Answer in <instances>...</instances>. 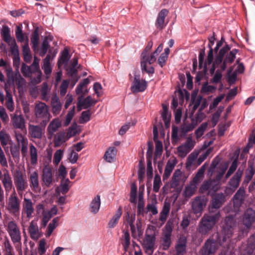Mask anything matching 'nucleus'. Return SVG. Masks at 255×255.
Returning a JSON list of instances; mask_svg holds the SVG:
<instances>
[{"mask_svg": "<svg viewBox=\"0 0 255 255\" xmlns=\"http://www.w3.org/2000/svg\"><path fill=\"white\" fill-rule=\"evenodd\" d=\"M220 217L221 215L218 213L215 214L210 212L205 214L199 223L198 232L202 235L208 234L218 223Z\"/></svg>", "mask_w": 255, "mask_h": 255, "instance_id": "f257e3e1", "label": "nucleus"}, {"mask_svg": "<svg viewBox=\"0 0 255 255\" xmlns=\"http://www.w3.org/2000/svg\"><path fill=\"white\" fill-rule=\"evenodd\" d=\"M217 240L208 239L199 251L200 255H214L218 248V244L221 245L226 242V237H223L222 241L220 239V235L217 234Z\"/></svg>", "mask_w": 255, "mask_h": 255, "instance_id": "f03ea898", "label": "nucleus"}, {"mask_svg": "<svg viewBox=\"0 0 255 255\" xmlns=\"http://www.w3.org/2000/svg\"><path fill=\"white\" fill-rule=\"evenodd\" d=\"M34 113L37 119L42 120L40 125L44 128L50 119V114L48 112L47 106L43 102L36 104Z\"/></svg>", "mask_w": 255, "mask_h": 255, "instance_id": "7ed1b4c3", "label": "nucleus"}, {"mask_svg": "<svg viewBox=\"0 0 255 255\" xmlns=\"http://www.w3.org/2000/svg\"><path fill=\"white\" fill-rule=\"evenodd\" d=\"M226 201V197L223 193H216L212 196L211 205L209 207V212L213 213H218L220 214L219 209Z\"/></svg>", "mask_w": 255, "mask_h": 255, "instance_id": "20e7f679", "label": "nucleus"}, {"mask_svg": "<svg viewBox=\"0 0 255 255\" xmlns=\"http://www.w3.org/2000/svg\"><path fill=\"white\" fill-rule=\"evenodd\" d=\"M255 221V211L252 208H248L245 212L242 222L245 226L246 229L243 231V234L244 233L247 234L248 230L251 228L252 224Z\"/></svg>", "mask_w": 255, "mask_h": 255, "instance_id": "39448f33", "label": "nucleus"}, {"mask_svg": "<svg viewBox=\"0 0 255 255\" xmlns=\"http://www.w3.org/2000/svg\"><path fill=\"white\" fill-rule=\"evenodd\" d=\"M13 177L16 190L18 194H20L27 188L28 186L27 183L23 178L22 172L19 170H17L14 173Z\"/></svg>", "mask_w": 255, "mask_h": 255, "instance_id": "423d86ee", "label": "nucleus"}, {"mask_svg": "<svg viewBox=\"0 0 255 255\" xmlns=\"http://www.w3.org/2000/svg\"><path fill=\"white\" fill-rule=\"evenodd\" d=\"M147 87V83L144 80H140L139 75H135L130 89L133 93L143 92Z\"/></svg>", "mask_w": 255, "mask_h": 255, "instance_id": "0eeeda50", "label": "nucleus"}, {"mask_svg": "<svg viewBox=\"0 0 255 255\" xmlns=\"http://www.w3.org/2000/svg\"><path fill=\"white\" fill-rule=\"evenodd\" d=\"M8 231L12 241L14 243H19L21 240L20 231L13 221H10L8 224Z\"/></svg>", "mask_w": 255, "mask_h": 255, "instance_id": "6e6552de", "label": "nucleus"}, {"mask_svg": "<svg viewBox=\"0 0 255 255\" xmlns=\"http://www.w3.org/2000/svg\"><path fill=\"white\" fill-rule=\"evenodd\" d=\"M235 221L233 217L229 216L225 218L223 225V231L225 234L224 237L229 238L233 234V230L235 226Z\"/></svg>", "mask_w": 255, "mask_h": 255, "instance_id": "1a4fd4ad", "label": "nucleus"}, {"mask_svg": "<svg viewBox=\"0 0 255 255\" xmlns=\"http://www.w3.org/2000/svg\"><path fill=\"white\" fill-rule=\"evenodd\" d=\"M8 208L9 212L14 215L18 214L20 211V202L15 193L11 195L9 198Z\"/></svg>", "mask_w": 255, "mask_h": 255, "instance_id": "9d476101", "label": "nucleus"}, {"mask_svg": "<svg viewBox=\"0 0 255 255\" xmlns=\"http://www.w3.org/2000/svg\"><path fill=\"white\" fill-rule=\"evenodd\" d=\"M42 180L44 185L49 187L53 181L52 168L48 165H45L42 169Z\"/></svg>", "mask_w": 255, "mask_h": 255, "instance_id": "9b49d317", "label": "nucleus"}, {"mask_svg": "<svg viewBox=\"0 0 255 255\" xmlns=\"http://www.w3.org/2000/svg\"><path fill=\"white\" fill-rule=\"evenodd\" d=\"M206 204V200L203 196L196 197L192 202V208L194 213H201Z\"/></svg>", "mask_w": 255, "mask_h": 255, "instance_id": "f8f14e48", "label": "nucleus"}, {"mask_svg": "<svg viewBox=\"0 0 255 255\" xmlns=\"http://www.w3.org/2000/svg\"><path fill=\"white\" fill-rule=\"evenodd\" d=\"M231 49V46L227 44H226L219 51V53L216 55L215 60L212 63L217 66V67L221 65L224 61V58L226 53Z\"/></svg>", "mask_w": 255, "mask_h": 255, "instance_id": "ddd939ff", "label": "nucleus"}, {"mask_svg": "<svg viewBox=\"0 0 255 255\" xmlns=\"http://www.w3.org/2000/svg\"><path fill=\"white\" fill-rule=\"evenodd\" d=\"M44 128H42L40 126L36 125H29L28 127V132L31 137L36 139H41L44 134Z\"/></svg>", "mask_w": 255, "mask_h": 255, "instance_id": "4468645a", "label": "nucleus"}, {"mask_svg": "<svg viewBox=\"0 0 255 255\" xmlns=\"http://www.w3.org/2000/svg\"><path fill=\"white\" fill-rule=\"evenodd\" d=\"M243 175V170L239 168L235 174L230 179L228 183V186L237 189L240 185Z\"/></svg>", "mask_w": 255, "mask_h": 255, "instance_id": "2eb2a0df", "label": "nucleus"}, {"mask_svg": "<svg viewBox=\"0 0 255 255\" xmlns=\"http://www.w3.org/2000/svg\"><path fill=\"white\" fill-rule=\"evenodd\" d=\"M34 211V209L31 200L24 197L22 202V212L26 214L28 218H30L32 217Z\"/></svg>", "mask_w": 255, "mask_h": 255, "instance_id": "dca6fc26", "label": "nucleus"}, {"mask_svg": "<svg viewBox=\"0 0 255 255\" xmlns=\"http://www.w3.org/2000/svg\"><path fill=\"white\" fill-rule=\"evenodd\" d=\"M208 166L207 163H205L198 170L196 174L190 182V184L195 185L197 188L198 184L201 182L204 178V172Z\"/></svg>", "mask_w": 255, "mask_h": 255, "instance_id": "f3484780", "label": "nucleus"}, {"mask_svg": "<svg viewBox=\"0 0 255 255\" xmlns=\"http://www.w3.org/2000/svg\"><path fill=\"white\" fill-rule=\"evenodd\" d=\"M168 13V10L165 8L162 9L159 11L155 22V26L157 28L162 29L166 26V23H165V18Z\"/></svg>", "mask_w": 255, "mask_h": 255, "instance_id": "a211bd4d", "label": "nucleus"}, {"mask_svg": "<svg viewBox=\"0 0 255 255\" xmlns=\"http://www.w3.org/2000/svg\"><path fill=\"white\" fill-rule=\"evenodd\" d=\"M155 242V235H148L146 233L143 240V245L146 251H150L153 253Z\"/></svg>", "mask_w": 255, "mask_h": 255, "instance_id": "6ab92c4d", "label": "nucleus"}, {"mask_svg": "<svg viewBox=\"0 0 255 255\" xmlns=\"http://www.w3.org/2000/svg\"><path fill=\"white\" fill-rule=\"evenodd\" d=\"M245 189L241 186L238 190L233 197L234 204L236 207H240L243 203L245 197Z\"/></svg>", "mask_w": 255, "mask_h": 255, "instance_id": "aec40b11", "label": "nucleus"}, {"mask_svg": "<svg viewBox=\"0 0 255 255\" xmlns=\"http://www.w3.org/2000/svg\"><path fill=\"white\" fill-rule=\"evenodd\" d=\"M255 250V233L248 240L246 247L244 249V255H252Z\"/></svg>", "mask_w": 255, "mask_h": 255, "instance_id": "412c9836", "label": "nucleus"}, {"mask_svg": "<svg viewBox=\"0 0 255 255\" xmlns=\"http://www.w3.org/2000/svg\"><path fill=\"white\" fill-rule=\"evenodd\" d=\"M11 122L14 128L20 129L22 131L26 130L25 120L21 115H14L11 118Z\"/></svg>", "mask_w": 255, "mask_h": 255, "instance_id": "4be33fe9", "label": "nucleus"}, {"mask_svg": "<svg viewBox=\"0 0 255 255\" xmlns=\"http://www.w3.org/2000/svg\"><path fill=\"white\" fill-rule=\"evenodd\" d=\"M187 239L185 237H180L175 246L176 255H183L186 252Z\"/></svg>", "mask_w": 255, "mask_h": 255, "instance_id": "5701e85b", "label": "nucleus"}, {"mask_svg": "<svg viewBox=\"0 0 255 255\" xmlns=\"http://www.w3.org/2000/svg\"><path fill=\"white\" fill-rule=\"evenodd\" d=\"M84 95L79 96L78 98L81 100L83 104V109H87L89 108L94 106L97 102V100L93 99L91 96H88L84 99Z\"/></svg>", "mask_w": 255, "mask_h": 255, "instance_id": "b1692460", "label": "nucleus"}, {"mask_svg": "<svg viewBox=\"0 0 255 255\" xmlns=\"http://www.w3.org/2000/svg\"><path fill=\"white\" fill-rule=\"evenodd\" d=\"M3 178L2 179V182L5 190L6 192H9L12 187V182L11 178L7 170L4 173L3 175Z\"/></svg>", "mask_w": 255, "mask_h": 255, "instance_id": "393cba45", "label": "nucleus"}, {"mask_svg": "<svg viewBox=\"0 0 255 255\" xmlns=\"http://www.w3.org/2000/svg\"><path fill=\"white\" fill-rule=\"evenodd\" d=\"M117 149L115 147H110L106 151L104 158L108 162H114L116 159Z\"/></svg>", "mask_w": 255, "mask_h": 255, "instance_id": "a878e982", "label": "nucleus"}, {"mask_svg": "<svg viewBox=\"0 0 255 255\" xmlns=\"http://www.w3.org/2000/svg\"><path fill=\"white\" fill-rule=\"evenodd\" d=\"M30 186L33 190L40 189L38 180V174L36 171L33 172L29 177Z\"/></svg>", "mask_w": 255, "mask_h": 255, "instance_id": "bb28decb", "label": "nucleus"}, {"mask_svg": "<svg viewBox=\"0 0 255 255\" xmlns=\"http://www.w3.org/2000/svg\"><path fill=\"white\" fill-rule=\"evenodd\" d=\"M39 41V36L38 28L36 27L33 31L31 37L32 48L34 52H36L38 50Z\"/></svg>", "mask_w": 255, "mask_h": 255, "instance_id": "cd10ccee", "label": "nucleus"}, {"mask_svg": "<svg viewBox=\"0 0 255 255\" xmlns=\"http://www.w3.org/2000/svg\"><path fill=\"white\" fill-rule=\"evenodd\" d=\"M122 214V208L121 207H119L118 209L117 210L115 215L113 217V218L108 223V225L109 228H114L117 225Z\"/></svg>", "mask_w": 255, "mask_h": 255, "instance_id": "c85d7f7f", "label": "nucleus"}, {"mask_svg": "<svg viewBox=\"0 0 255 255\" xmlns=\"http://www.w3.org/2000/svg\"><path fill=\"white\" fill-rule=\"evenodd\" d=\"M248 169L246 170L244 181L249 183L255 173V168L253 162H249Z\"/></svg>", "mask_w": 255, "mask_h": 255, "instance_id": "c756f323", "label": "nucleus"}, {"mask_svg": "<svg viewBox=\"0 0 255 255\" xmlns=\"http://www.w3.org/2000/svg\"><path fill=\"white\" fill-rule=\"evenodd\" d=\"M52 112L54 114H58L62 107V105L59 100V98L57 96H54L52 97L51 102Z\"/></svg>", "mask_w": 255, "mask_h": 255, "instance_id": "7c9ffc66", "label": "nucleus"}, {"mask_svg": "<svg viewBox=\"0 0 255 255\" xmlns=\"http://www.w3.org/2000/svg\"><path fill=\"white\" fill-rule=\"evenodd\" d=\"M61 126V123L58 119L53 120L49 125L47 128V131L49 135L52 136Z\"/></svg>", "mask_w": 255, "mask_h": 255, "instance_id": "2f4dec72", "label": "nucleus"}, {"mask_svg": "<svg viewBox=\"0 0 255 255\" xmlns=\"http://www.w3.org/2000/svg\"><path fill=\"white\" fill-rule=\"evenodd\" d=\"M1 35L4 41L10 44L14 38H12L10 34L9 28L6 25H3L1 29Z\"/></svg>", "mask_w": 255, "mask_h": 255, "instance_id": "473e14b6", "label": "nucleus"}, {"mask_svg": "<svg viewBox=\"0 0 255 255\" xmlns=\"http://www.w3.org/2000/svg\"><path fill=\"white\" fill-rule=\"evenodd\" d=\"M101 205L100 196L97 195L92 201L90 204L91 212L94 214H96L99 210Z\"/></svg>", "mask_w": 255, "mask_h": 255, "instance_id": "72a5a7b5", "label": "nucleus"}, {"mask_svg": "<svg viewBox=\"0 0 255 255\" xmlns=\"http://www.w3.org/2000/svg\"><path fill=\"white\" fill-rule=\"evenodd\" d=\"M28 232L32 239H37L39 238L38 227L36 224L34 223L33 221L30 224Z\"/></svg>", "mask_w": 255, "mask_h": 255, "instance_id": "f704fd0d", "label": "nucleus"}, {"mask_svg": "<svg viewBox=\"0 0 255 255\" xmlns=\"http://www.w3.org/2000/svg\"><path fill=\"white\" fill-rule=\"evenodd\" d=\"M22 53L24 61L27 63L30 62L32 56L30 54V50L29 47L28 42H27L24 45H23Z\"/></svg>", "mask_w": 255, "mask_h": 255, "instance_id": "c9c22d12", "label": "nucleus"}, {"mask_svg": "<svg viewBox=\"0 0 255 255\" xmlns=\"http://www.w3.org/2000/svg\"><path fill=\"white\" fill-rule=\"evenodd\" d=\"M235 58L236 57L231 55L230 53L227 54L226 55L225 58L224 59L223 63L221 64V66H220L221 70L222 71H225L227 68V65L228 64L232 63Z\"/></svg>", "mask_w": 255, "mask_h": 255, "instance_id": "e433bc0d", "label": "nucleus"}, {"mask_svg": "<svg viewBox=\"0 0 255 255\" xmlns=\"http://www.w3.org/2000/svg\"><path fill=\"white\" fill-rule=\"evenodd\" d=\"M208 47L210 48V50L208 53L207 58L203 67V70L205 73H206L207 70V65L211 64L214 59L213 49L211 47V44H208Z\"/></svg>", "mask_w": 255, "mask_h": 255, "instance_id": "4c0bfd02", "label": "nucleus"}, {"mask_svg": "<svg viewBox=\"0 0 255 255\" xmlns=\"http://www.w3.org/2000/svg\"><path fill=\"white\" fill-rule=\"evenodd\" d=\"M90 83L88 78L84 79L82 81L80 82L76 88V93L77 95H84L83 93V88L86 87Z\"/></svg>", "mask_w": 255, "mask_h": 255, "instance_id": "58836bf2", "label": "nucleus"}, {"mask_svg": "<svg viewBox=\"0 0 255 255\" xmlns=\"http://www.w3.org/2000/svg\"><path fill=\"white\" fill-rule=\"evenodd\" d=\"M21 71L25 77H31L32 74L36 73L33 70L31 66H28L24 63L22 64Z\"/></svg>", "mask_w": 255, "mask_h": 255, "instance_id": "ea45409f", "label": "nucleus"}, {"mask_svg": "<svg viewBox=\"0 0 255 255\" xmlns=\"http://www.w3.org/2000/svg\"><path fill=\"white\" fill-rule=\"evenodd\" d=\"M30 155L31 164H36L37 162V150L32 144L30 145Z\"/></svg>", "mask_w": 255, "mask_h": 255, "instance_id": "a19ab883", "label": "nucleus"}, {"mask_svg": "<svg viewBox=\"0 0 255 255\" xmlns=\"http://www.w3.org/2000/svg\"><path fill=\"white\" fill-rule=\"evenodd\" d=\"M156 200L152 201L151 203H148L146 207V214L151 212L153 215H156L158 213L157 208L156 206Z\"/></svg>", "mask_w": 255, "mask_h": 255, "instance_id": "79ce46f5", "label": "nucleus"}, {"mask_svg": "<svg viewBox=\"0 0 255 255\" xmlns=\"http://www.w3.org/2000/svg\"><path fill=\"white\" fill-rule=\"evenodd\" d=\"M162 109L163 111L161 114V117L165 127L167 128L170 125V116L168 115V107L167 106L163 105Z\"/></svg>", "mask_w": 255, "mask_h": 255, "instance_id": "37998d69", "label": "nucleus"}, {"mask_svg": "<svg viewBox=\"0 0 255 255\" xmlns=\"http://www.w3.org/2000/svg\"><path fill=\"white\" fill-rule=\"evenodd\" d=\"M50 47L47 37H46L42 41L39 54L41 57H43L47 53Z\"/></svg>", "mask_w": 255, "mask_h": 255, "instance_id": "c03bdc74", "label": "nucleus"}, {"mask_svg": "<svg viewBox=\"0 0 255 255\" xmlns=\"http://www.w3.org/2000/svg\"><path fill=\"white\" fill-rule=\"evenodd\" d=\"M70 183L71 181L68 178L62 179L60 185V192L62 194H65L68 192L70 189L69 184Z\"/></svg>", "mask_w": 255, "mask_h": 255, "instance_id": "a18cd8bd", "label": "nucleus"}, {"mask_svg": "<svg viewBox=\"0 0 255 255\" xmlns=\"http://www.w3.org/2000/svg\"><path fill=\"white\" fill-rule=\"evenodd\" d=\"M69 59V51L67 49H64L61 53V56L58 60V65H62L67 63Z\"/></svg>", "mask_w": 255, "mask_h": 255, "instance_id": "49530a36", "label": "nucleus"}, {"mask_svg": "<svg viewBox=\"0 0 255 255\" xmlns=\"http://www.w3.org/2000/svg\"><path fill=\"white\" fill-rule=\"evenodd\" d=\"M194 128L192 124L182 125L180 128V136L182 137L185 136L187 133L192 130Z\"/></svg>", "mask_w": 255, "mask_h": 255, "instance_id": "de8ad7c7", "label": "nucleus"}, {"mask_svg": "<svg viewBox=\"0 0 255 255\" xmlns=\"http://www.w3.org/2000/svg\"><path fill=\"white\" fill-rule=\"evenodd\" d=\"M91 115L92 112L90 110L82 112L80 118V123L84 124L89 122L90 120Z\"/></svg>", "mask_w": 255, "mask_h": 255, "instance_id": "09e8293b", "label": "nucleus"}, {"mask_svg": "<svg viewBox=\"0 0 255 255\" xmlns=\"http://www.w3.org/2000/svg\"><path fill=\"white\" fill-rule=\"evenodd\" d=\"M197 189L196 186L191 184L187 186L184 190V195L186 197H191L195 193Z\"/></svg>", "mask_w": 255, "mask_h": 255, "instance_id": "8fccbe9b", "label": "nucleus"}, {"mask_svg": "<svg viewBox=\"0 0 255 255\" xmlns=\"http://www.w3.org/2000/svg\"><path fill=\"white\" fill-rule=\"evenodd\" d=\"M174 165L171 163L168 162L165 166L164 172L163 175V180L167 179L170 175L173 170Z\"/></svg>", "mask_w": 255, "mask_h": 255, "instance_id": "3c124183", "label": "nucleus"}, {"mask_svg": "<svg viewBox=\"0 0 255 255\" xmlns=\"http://www.w3.org/2000/svg\"><path fill=\"white\" fill-rule=\"evenodd\" d=\"M124 242L122 243V245L124 250L126 251L128 250L130 245V236L128 231H124Z\"/></svg>", "mask_w": 255, "mask_h": 255, "instance_id": "603ef678", "label": "nucleus"}, {"mask_svg": "<svg viewBox=\"0 0 255 255\" xmlns=\"http://www.w3.org/2000/svg\"><path fill=\"white\" fill-rule=\"evenodd\" d=\"M208 127L207 123H203L198 128L195 130V133L197 138L201 137L204 134L205 130Z\"/></svg>", "mask_w": 255, "mask_h": 255, "instance_id": "864d4df0", "label": "nucleus"}, {"mask_svg": "<svg viewBox=\"0 0 255 255\" xmlns=\"http://www.w3.org/2000/svg\"><path fill=\"white\" fill-rule=\"evenodd\" d=\"M238 166L237 160H234L230 166L228 171L225 176V179L226 180L229 177L236 171Z\"/></svg>", "mask_w": 255, "mask_h": 255, "instance_id": "5fc2aeb1", "label": "nucleus"}, {"mask_svg": "<svg viewBox=\"0 0 255 255\" xmlns=\"http://www.w3.org/2000/svg\"><path fill=\"white\" fill-rule=\"evenodd\" d=\"M161 184V181L160 176L158 174H156L154 178L153 186V190L155 192H158L159 191Z\"/></svg>", "mask_w": 255, "mask_h": 255, "instance_id": "6e6d98bb", "label": "nucleus"}, {"mask_svg": "<svg viewBox=\"0 0 255 255\" xmlns=\"http://www.w3.org/2000/svg\"><path fill=\"white\" fill-rule=\"evenodd\" d=\"M75 107L73 106L72 109L69 111H68L66 115V120L64 123L65 126H67L70 124L73 116L75 115Z\"/></svg>", "mask_w": 255, "mask_h": 255, "instance_id": "4d7b16f0", "label": "nucleus"}, {"mask_svg": "<svg viewBox=\"0 0 255 255\" xmlns=\"http://www.w3.org/2000/svg\"><path fill=\"white\" fill-rule=\"evenodd\" d=\"M171 243V236L167 235H164L163 238L162 249L163 250H167L170 247Z\"/></svg>", "mask_w": 255, "mask_h": 255, "instance_id": "13d9d810", "label": "nucleus"}, {"mask_svg": "<svg viewBox=\"0 0 255 255\" xmlns=\"http://www.w3.org/2000/svg\"><path fill=\"white\" fill-rule=\"evenodd\" d=\"M9 45L11 46L10 51H11V53L13 57L19 55L18 47L16 43V42H15V40L14 39H13L12 40V42Z\"/></svg>", "mask_w": 255, "mask_h": 255, "instance_id": "bf43d9fd", "label": "nucleus"}, {"mask_svg": "<svg viewBox=\"0 0 255 255\" xmlns=\"http://www.w3.org/2000/svg\"><path fill=\"white\" fill-rule=\"evenodd\" d=\"M15 136L18 144L28 142L27 139L19 131H15Z\"/></svg>", "mask_w": 255, "mask_h": 255, "instance_id": "052dcab7", "label": "nucleus"}, {"mask_svg": "<svg viewBox=\"0 0 255 255\" xmlns=\"http://www.w3.org/2000/svg\"><path fill=\"white\" fill-rule=\"evenodd\" d=\"M227 168L228 166L227 165H224L220 168L215 177V179L217 182H220L221 181L223 175H224L226 170H227Z\"/></svg>", "mask_w": 255, "mask_h": 255, "instance_id": "680f3d73", "label": "nucleus"}, {"mask_svg": "<svg viewBox=\"0 0 255 255\" xmlns=\"http://www.w3.org/2000/svg\"><path fill=\"white\" fill-rule=\"evenodd\" d=\"M223 111V108H219L218 110L212 115L211 122L213 124V126H215L217 125L218 122L219 118L221 116V114Z\"/></svg>", "mask_w": 255, "mask_h": 255, "instance_id": "e2e57ef3", "label": "nucleus"}, {"mask_svg": "<svg viewBox=\"0 0 255 255\" xmlns=\"http://www.w3.org/2000/svg\"><path fill=\"white\" fill-rule=\"evenodd\" d=\"M9 139V136L7 133L3 131L0 132V141L2 146L7 144Z\"/></svg>", "mask_w": 255, "mask_h": 255, "instance_id": "0e129e2a", "label": "nucleus"}, {"mask_svg": "<svg viewBox=\"0 0 255 255\" xmlns=\"http://www.w3.org/2000/svg\"><path fill=\"white\" fill-rule=\"evenodd\" d=\"M124 219L129 225L133 224V223L135 219V214H133L130 215L129 213L128 212H127L126 213L125 216L124 217Z\"/></svg>", "mask_w": 255, "mask_h": 255, "instance_id": "69168bd1", "label": "nucleus"}, {"mask_svg": "<svg viewBox=\"0 0 255 255\" xmlns=\"http://www.w3.org/2000/svg\"><path fill=\"white\" fill-rule=\"evenodd\" d=\"M212 182L210 181H205L199 189V192L204 193L211 189Z\"/></svg>", "mask_w": 255, "mask_h": 255, "instance_id": "338daca9", "label": "nucleus"}, {"mask_svg": "<svg viewBox=\"0 0 255 255\" xmlns=\"http://www.w3.org/2000/svg\"><path fill=\"white\" fill-rule=\"evenodd\" d=\"M177 151L180 157H184L190 151L183 145H181L178 147Z\"/></svg>", "mask_w": 255, "mask_h": 255, "instance_id": "774afa93", "label": "nucleus"}]
</instances>
